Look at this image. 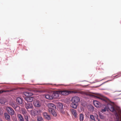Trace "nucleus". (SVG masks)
<instances>
[{"mask_svg": "<svg viewBox=\"0 0 121 121\" xmlns=\"http://www.w3.org/2000/svg\"><path fill=\"white\" fill-rule=\"evenodd\" d=\"M48 106L49 108L48 111L49 113L52 114L53 116H56L55 111V109L56 108V106L53 104L49 103L48 104Z\"/></svg>", "mask_w": 121, "mask_h": 121, "instance_id": "nucleus-2", "label": "nucleus"}, {"mask_svg": "<svg viewBox=\"0 0 121 121\" xmlns=\"http://www.w3.org/2000/svg\"><path fill=\"white\" fill-rule=\"evenodd\" d=\"M60 93V91H54L52 92V96L53 98L56 99L59 97V94Z\"/></svg>", "mask_w": 121, "mask_h": 121, "instance_id": "nucleus-6", "label": "nucleus"}, {"mask_svg": "<svg viewBox=\"0 0 121 121\" xmlns=\"http://www.w3.org/2000/svg\"><path fill=\"white\" fill-rule=\"evenodd\" d=\"M0 103L2 104H5V102L4 101H3L2 99H0Z\"/></svg>", "mask_w": 121, "mask_h": 121, "instance_id": "nucleus-29", "label": "nucleus"}, {"mask_svg": "<svg viewBox=\"0 0 121 121\" xmlns=\"http://www.w3.org/2000/svg\"><path fill=\"white\" fill-rule=\"evenodd\" d=\"M80 100L79 98L77 96L73 97L71 99V101L73 103L78 104Z\"/></svg>", "mask_w": 121, "mask_h": 121, "instance_id": "nucleus-7", "label": "nucleus"}, {"mask_svg": "<svg viewBox=\"0 0 121 121\" xmlns=\"http://www.w3.org/2000/svg\"><path fill=\"white\" fill-rule=\"evenodd\" d=\"M95 117L96 119H97L98 121H100L99 120V119H98V116L97 114L96 113L95 114Z\"/></svg>", "mask_w": 121, "mask_h": 121, "instance_id": "nucleus-27", "label": "nucleus"}, {"mask_svg": "<svg viewBox=\"0 0 121 121\" xmlns=\"http://www.w3.org/2000/svg\"><path fill=\"white\" fill-rule=\"evenodd\" d=\"M34 99V98L32 97H26L25 98L26 101L25 102L30 103Z\"/></svg>", "mask_w": 121, "mask_h": 121, "instance_id": "nucleus-10", "label": "nucleus"}, {"mask_svg": "<svg viewBox=\"0 0 121 121\" xmlns=\"http://www.w3.org/2000/svg\"><path fill=\"white\" fill-rule=\"evenodd\" d=\"M12 107L14 109H16L17 107V106L16 104H11Z\"/></svg>", "mask_w": 121, "mask_h": 121, "instance_id": "nucleus-26", "label": "nucleus"}, {"mask_svg": "<svg viewBox=\"0 0 121 121\" xmlns=\"http://www.w3.org/2000/svg\"><path fill=\"white\" fill-rule=\"evenodd\" d=\"M108 110V108L107 107H105L104 109H102L101 111L103 113V112H106V111Z\"/></svg>", "mask_w": 121, "mask_h": 121, "instance_id": "nucleus-25", "label": "nucleus"}, {"mask_svg": "<svg viewBox=\"0 0 121 121\" xmlns=\"http://www.w3.org/2000/svg\"><path fill=\"white\" fill-rule=\"evenodd\" d=\"M43 119L40 116H38L37 117V121H41Z\"/></svg>", "mask_w": 121, "mask_h": 121, "instance_id": "nucleus-23", "label": "nucleus"}, {"mask_svg": "<svg viewBox=\"0 0 121 121\" xmlns=\"http://www.w3.org/2000/svg\"><path fill=\"white\" fill-rule=\"evenodd\" d=\"M61 105H62V107H61V108H63V105L61 103Z\"/></svg>", "mask_w": 121, "mask_h": 121, "instance_id": "nucleus-32", "label": "nucleus"}, {"mask_svg": "<svg viewBox=\"0 0 121 121\" xmlns=\"http://www.w3.org/2000/svg\"><path fill=\"white\" fill-rule=\"evenodd\" d=\"M94 107L93 106L90 105L88 107V110L91 112H93L94 110Z\"/></svg>", "mask_w": 121, "mask_h": 121, "instance_id": "nucleus-19", "label": "nucleus"}, {"mask_svg": "<svg viewBox=\"0 0 121 121\" xmlns=\"http://www.w3.org/2000/svg\"><path fill=\"white\" fill-rule=\"evenodd\" d=\"M77 92L75 91H61V95H69L70 94L73 93H75Z\"/></svg>", "mask_w": 121, "mask_h": 121, "instance_id": "nucleus-4", "label": "nucleus"}, {"mask_svg": "<svg viewBox=\"0 0 121 121\" xmlns=\"http://www.w3.org/2000/svg\"><path fill=\"white\" fill-rule=\"evenodd\" d=\"M99 115L100 119H103L104 118V116L101 114L99 112Z\"/></svg>", "mask_w": 121, "mask_h": 121, "instance_id": "nucleus-22", "label": "nucleus"}, {"mask_svg": "<svg viewBox=\"0 0 121 121\" xmlns=\"http://www.w3.org/2000/svg\"><path fill=\"white\" fill-rule=\"evenodd\" d=\"M16 102L17 103L19 104H21L22 103V99L20 97H18L16 99Z\"/></svg>", "mask_w": 121, "mask_h": 121, "instance_id": "nucleus-14", "label": "nucleus"}, {"mask_svg": "<svg viewBox=\"0 0 121 121\" xmlns=\"http://www.w3.org/2000/svg\"><path fill=\"white\" fill-rule=\"evenodd\" d=\"M4 110L2 108H0V115H2L3 112Z\"/></svg>", "mask_w": 121, "mask_h": 121, "instance_id": "nucleus-28", "label": "nucleus"}, {"mask_svg": "<svg viewBox=\"0 0 121 121\" xmlns=\"http://www.w3.org/2000/svg\"><path fill=\"white\" fill-rule=\"evenodd\" d=\"M6 91H5L2 90H1L0 91V94H1L4 92H5Z\"/></svg>", "mask_w": 121, "mask_h": 121, "instance_id": "nucleus-31", "label": "nucleus"}, {"mask_svg": "<svg viewBox=\"0 0 121 121\" xmlns=\"http://www.w3.org/2000/svg\"><path fill=\"white\" fill-rule=\"evenodd\" d=\"M120 77V76H118V77Z\"/></svg>", "mask_w": 121, "mask_h": 121, "instance_id": "nucleus-36", "label": "nucleus"}, {"mask_svg": "<svg viewBox=\"0 0 121 121\" xmlns=\"http://www.w3.org/2000/svg\"><path fill=\"white\" fill-rule=\"evenodd\" d=\"M79 117L80 121H83L84 117L83 114H80V115Z\"/></svg>", "mask_w": 121, "mask_h": 121, "instance_id": "nucleus-21", "label": "nucleus"}, {"mask_svg": "<svg viewBox=\"0 0 121 121\" xmlns=\"http://www.w3.org/2000/svg\"><path fill=\"white\" fill-rule=\"evenodd\" d=\"M28 114L26 115H24V117L25 119L26 120V121H28Z\"/></svg>", "mask_w": 121, "mask_h": 121, "instance_id": "nucleus-24", "label": "nucleus"}, {"mask_svg": "<svg viewBox=\"0 0 121 121\" xmlns=\"http://www.w3.org/2000/svg\"><path fill=\"white\" fill-rule=\"evenodd\" d=\"M118 76V75H117L115 77H116V76Z\"/></svg>", "mask_w": 121, "mask_h": 121, "instance_id": "nucleus-35", "label": "nucleus"}, {"mask_svg": "<svg viewBox=\"0 0 121 121\" xmlns=\"http://www.w3.org/2000/svg\"><path fill=\"white\" fill-rule=\"evenodd\" d=\"M0 121H2V119H0Z\"/></svg>", "mask_w": 121, "mask_h": 121, "instance_id": "nucleus-33", "label": "nucleus"}, {"mask_svg": "<svg viewBox=\"0 0 121 121\" xmlns=\"http://www.w3.org/2000/svg\"><path fill=\"white\" fill-rule=\"evenodd\" d=\"M45 97L46 99H53L52 95L51 96L49 94L46 95Z\"/></svg>", "mask_w": 121, "mask_h": 121, "instance_id": "nucleus-17", "label": "nucleus"}, {"mask_svg": "<svg viewBox=\"0 0 121 121\" xmlns=\"http://www.w3.org/2000/svg\"><path fill=\"white\" fill-rule=\"evenodd\" d=\"M70 112L71 114L74 117L76 118L77 117V114L76 110L73 109H70Z\"/></svg>", "mask_w": 121, "mask_h": 121, "instance_id": "nucleus-8", "label": "nucleus"}, {"mask_svg": "<svg viewBox=\"0 0 121 121\" xmlns=\"http://www.w3.org/2000/svg\"><path fill=\"white\" fill-rule=\"evenodd\" d=\"M108 107L111 112H114L116 117L115 121H121V111L119 109L116 108L114 106V103L111 102L107 104Z\"/></svg>", "mask_w": 121, "mask_h": 121, "instance_id": "nucleus-1", "label": "nucleus"}, {"mask_svg": "<svg viewBox=\"0 0 121 121\" xmlns=\"http://www.w3.org/2000/svg\"><path fill=\"white\" fill-rule=\"evenodd\" d=\"M43 115L45 118L48 120L50 119V116L49 115H48L46 112H45L43 113Z\"/></svg>", "mask_w": 121, "mask_h": 121, "instance_id": "nucleus-15", "label": "nucleus"}, {"mask_svg": "<svg viewBox=\"0 0 121 121\" xmlns=\"http://www.w3.org/2000/svg\"><path fill=\"white\" fill-rule=\"evenodd\" d=\"M78 104L74 103L72 102V103L71 104L70 106L71 107L73 108H76L77 107Z\"/></svg>", "mask_w": 121, "mask_h": 121, "instance_id": "nucleus-18", "label": "nucleus"}, {"mask_svg": "<svg viewBox=\"0 0 121 121\" xmlns=\"http://www.w3.org/2000/svg\"><path fill=\"white\" fill-rule=\"evenodd\" d=\"M33 104L34 106L37 107H39L41 106V104L39 101L35 100L33 102Z\"/></svg>", "mask_w": 121, "mask_h": 121, "instance_id": "nucleus-9", "label": "nucleus"}, {"mask_svg": "<svg viewBox=\"0 0 121 121\" xmlns=\"http://www.w3.org/2000/svg\"><path fill=\"white\" fill-rule=\"evenodd\" d=\"M90 118L91 120L94 121H96L95 116H94V115H90Z\"/></svg>", "mask_w": 121, "mask_h": 121, "instance_id": "nucleus-20", "label": "nucleus"}, {"mask_svg": "<svg viewBox=\"0 0 121 121\" xmlns=\"http://www.w3.org/2000/svg\"><path fill=\"white\" fill-rule=\"evenodd\" d=\"M17 117L20 121H24V120L23 117L20 114H18Z\"/></svg>", "mask_w": 121, "mask_h": 121, "instance_id": "nucleus-16", "label": "nucleus"}, {"mask_svg": "<svg viewBox=\"0 0 121 121\" xmlns=\"http://www.w3.org/2000/svg\"><path fill=\"white\" fill-rule=\"evenodd\" d=\"M25 106L26 108L27 109L28 111H32L34 114H33L35 115V112H38L37 111H32V109L33 107L32 104L31 103L25 102Z\"/></svg>", "mask_w": 121, "mask_h": 121, "instance_id": "nucleus-3", "label": "nucleus"}, {"mask_svg": "<svg viewBox=\"0 0 121 121\" xmlns=\"http://www.w3.org/2000/svg\"><path fill=\"white\" fill-rule=\"evenodd\" d=\"M22 114H23V115H24H24H26L27 114L26 113V112L24 110V111H22Z\"/></svg>", "mask_w": 121, "mask_h": 121, "instance_id": "nucleus-30", "label": "nucleus"}, {"mask_svg": "<svg viewBox=\"0 0 121 121\" xmlns=\"http://www.w3.org/2000/svg\"><path fill=\"white\" fill-rule=\"evenodd\" d=\"M97 97V98H99V99H100V97Z\"/></svg>", "mask_w": 121, "mask_h": 121, "instance_id": "nucleus-34", "label": "nucleus"}, {"mask_svg": "<svg viewBox=\"0 0 121 121\" xmlns=\"http://www.w3.org/2000/svg\"><path fill=\"white\" fill-rule=\"evenodd\" d=\"M6 110L8 113L10 115H12L15 114V112L14 110L10 107H7Z\"/></svg>", "mask_w": 121, "mask_h": 121, "instance_id": "nucleus-5", "label": "nucleus"}, {"mask_svg": "<svg viewBox=\"0 0 121 121\" xmlns=\"http://www.w3.org/2000/svg\"><path fill=\"white\" fill-rule=\"evenodd\" d=\"M4 117L6 120L9 121L10 119V117L9 115L6 113H4Z\"/></svg>", "mask_w": 121, "mask_h": 121, "instance_id": "nucleus-13", "label": "nucleus"}, {"mask_svg": "<svg viewBox=\"0 0 121 121\" xmlns=\"http://www.w3.org/2000/svg\"><path fill=\"white\" fill-rule=\"evenodd\" d=\"M93 104L95 106L96 108H99L101 104L98 101L95 100L93 101Z\"/></svg>", "mask_w": 121, "mask_h": 121, "instance_id": "nucleus-11", "label": "nucleus"}, {"mask_svg": "<svg viewBox=\"0 0 121 121\" xmlns=\"http://www.w3.org/2000/svg\"><path fill=\"white\" fill-rule=\"evenodd\" d=\"M23 94L24 95L27 96H32L33 94L30 91L24 92Z\"/></svg>", "mask_w": 121, "mask_h": 121, "instance_id": "nucleus-12", "label": "nucleus"}]
</instances>
